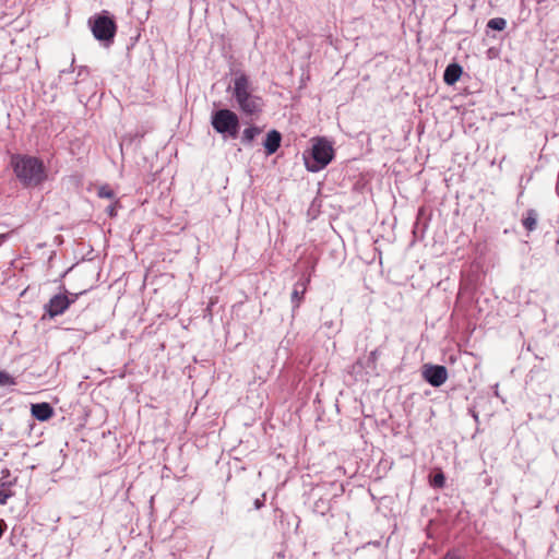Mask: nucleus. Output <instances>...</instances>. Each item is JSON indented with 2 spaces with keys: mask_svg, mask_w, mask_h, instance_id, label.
<instances>
[{
  "mask_svg": "<svg viewBox=\"0 0 559 559\" xmlns=\"http://www.w3.org/2000/svg\"><path fill=\"white\" fill-rule=\"evenodd\" d=\"M262 506H263V502H262V501H260L259 499H257V500L254 501V507H255V509H260Z\"/></svg>",
  "mask_w": 559,
  "mask_h": 559,
  "instance_id": "24",
  "label": "nucleus"
},
{
  "mask_svg": "<svg viewBox=\"0 0 559 559\" xmlns=\"http://www.w3.org/2000/svg\"><path fill=\"white\" fill-rule=\"evenodd\" d=\"M444 481H445V479H444L443 474H442V473H439V474H436V475L433 476L432 485H433L435 487L441 488V487H443Z\"/></svg>",
  "mask_w": 559,
  "mask_h": 559,
  "instance_id": "19",
  "label": "nucleus"
},
{
  "mask_svg": "<svg viewBox=\"0 0 559 559\" xmlns=\"http://www.w3.org/2000/svg\"><path fill=\"white\" fill-rule=\"evenodd\" d=\"M88 26L94 37L103 43H112L117 32V25L108 11H103L88 19Z\"/></svg>",
  "mask_w": 559,
  "mask_h": 559,
  "instance_id": "3",
  "label": "nucleus"
},
{
  "mask_svg": "<svg viewBox=\"0 0 559 559\" xmlns=\"http://www.w3.org/2000/svg\"><path fill=\"white\" fill-rule=\"evenodd\" d=\"M260 133H261L260 128H258L255 126L248 127L242 132L241 141L245 144H250L255 139V136L259 135Z\"/></svg>",
  "mask_w": 559,
  "mask_h": 559,
  "instance_id": "13",
  "label": "nucleus"
},
{
  "mask_svg": "<svg viewBox=\"0 0 559 559\" xmlns=\"http://www.w3.org/2000/svg\"><path fill=\"white\" fill-rule=\"evenodd\" d=\"M330 510V503L328 500L319 499L313 504V511L318 514L324 515Z\"/></svg>",
  "mask_w": 559,
  "mask_h": 559,
  "instance_id": "15",
  "label": "nucleus"
},
{
  "mask_svg": "<svg viewBox=\"0 0 559 559\" xmlns=\"http://www.w3.org/2000/svg\"><path fill=\"white\" fill-rule=\"evenodd\" d=\"M11 166L16 178L25 187H37L47 179L43 160L35 156L15 154L11 157Z\"/></svg>",
  "mask_w": 559,
  "mask_h": 559,
  "instance_id": "1",
  "label": "nucleus"
},
{
  "mask_svg": "<svg viewBox=\"0 0 559 559\" xmlns=\"http://www.w3.org/2000/svg\"><path fill=\"white\" fill-rule=\"evenodd\" d=\"M82 293L80 294H74V293H70V294H67L68 295V300H73V304L76 301L78 297L81 295Z\"/></svg>",
  "mask_w": 559,
  "mask_h": 559,
  "instance_id": "22",
  "label": "nucleus"
},
{
  "mask_svg": "<svg viewBox=\"0 0 559 559\" xmlns=\"http://www.w3.org/2000/svg\"><path fill=\"white\" fill-rule=\"evenodd\" d=\"M442 559H464L460 549H450L445 552Z\"/></svg>",
  "mask_w": 559,
  "mask_h": 559,
  "instance_id": "17",
  "label": "nucleus"
},
{
  "mask_svg": "<svg viewBox=\"0 0 559 559\" xmlns=\"http://www.w3.org/2000/svg\"><path fill=\"white\" fill-rule=\"evenodd\" d=\"M11 495L4 490H0V506L4 504Z\"/></svg>",
  "mask_w": 559,
  "mask_h": 559,
  "instance_id": "21",
  "label": "nucleus"
},
{
  "mask_svg": "<svg viewBox=\"0 0 559 559\" xmlns=\"http://www.w3.org/2000/svg\"><path fill=\"white\" fill-rule=\"evenodd\" d=\"M98 195L100 198L112 199L114 198V192H112V190L110 188L104 186V187L99 188Z\"/></svg>",
  "mask_w": 559,
  "mask_h": 559,
  "instance_id": "18",
  "label": "nucleus"
},
{
  "mask_svg": "<svg viewBox=\"0 0 559 559\" xmlns=\"http://www.w3.org/2000/svg\"><path fill=\"white\" fill-rule=\"evenodd\" d=\"M379 357V350L378 349H374L372 352H370L369 354V357H368V360L371 362V364H376L377 359Z\"/></svg>",
  "mask_w": 559,
  "mask_h": 559,
  "instance_id": "20",
  "label": "nucleus"
},
{
  "mask_svg": "<svg viewBox=\"0 0 559 559\" xmlns=\"http://www.w3.org/2000/svg\"><path fill=\"white\" fill-rule=\"evenodd\" d=\"M495 394L498 396V384H496V391Z\"/></svg>",
  "mask_w": 559,
  "mask_h": 559,
  "instance_id": "25",
  "label": "nucleus"
},
{
  "mask_svg": "<svg viewBox=\"0 0 559 559\" xmlns=\"http://www.w3.org/2000/svg\"><path fill=\"white\" fill-rule=\"evenodd\" d=\"M557 192L559 193V186L556 187Z\"/></svg>",
  "mask_w": 559,
  "mask_h": 559,
  "instance_id": "26",
  "label": "nucleus"
},
{
  "mask_svg": "<svg viewBox=\"0 0 559 559\" xmlns=\"http://www.w3.org/2000/svg\"><path fill=\"white\" fill-rule=\"evenodd\" d=\"M462 74V67L457 63L449 64L443 73V80L448 85L455 84Z\"/></svg>",
  "mask_w": 559,
  "mask_h": 559,
  "instance_id": "11",
  "label": "nucleus"
},
{
  "mask_svg": "<svg viewBox=\"0 0 559 559\" xmlns=\"http://www.w3.org/2000/svg\"><path fill=\"white\" fill-rule=\"evenodd\" d=\"M7 528V524L3 520L0 519V538L2 537L4 531Z\"/></svg>",
  "mask_w": 559,
  "mask_h": 559,
  "instance_id": "23",
  "label": "nucleus"
},
{
  "mask_svg": "<svg viewBox=\"0 0 559 559\" xmlns=\"http://www.w3.org/2000/svg\"><path fill=\"white\" fill-rule=\"evenodd\" d=\"M333 147L326 140H318L312 146V158L314 165H308L310 171H319L324 168L333 158Z\"/></svg>",
  "mask_w": 559,
  "mask_h": 559,
  "instance_id": "5",
  "label": "nucleus"
},
{
  "mask_svg": "<svg viewBox=\"0 0 559 559\" xmlns=\"http://www.w3.org/2000/svg\"><path fill=\"white\" fill-rule=\"evenodd\" d=\"M31 412L40 421L48 420L53 415V409L48 403L32 404Z\"/></svg>",
  "mask_w": 559,
  "mask_h": 559,
  "instance_id": "10",
  "label": "nucleus"
},
{
  "mask_svg": "<svg viewBox=\"0 0 559 559\" xmlns=\"http://www.w3.org/2000/svg\"><path fill=\"white\" fill-rule=\"evenodd\" d=\"M231 95L242 114L258 116L262 112L264 100L261 96L253 93L252 83L243 72L236 74Z\"/></svg>",
  "mask_w": 559,
  "mask_h": 559,
  "instance_id": "2",
  "label": "nucleus"
},
{
  "mask_svg": "<svg viewBox=\"0 0 559 559\" xmlns=\"http://www.w3.org/2000/svg\"><path fill=\"white\" fill-rule=\"evenodd\" d=\"M211 123L213 129L221 134L236 139L239 131V118L230 109H218L213 112Z\"/></svg>",
  "mask_w": 559,
  "mask_h": 559,
  "instance_id": "4",
  "label": "nucleus"
},
{
  "mask_svg": "<svg viewBox=\"0 0 559 559\" xmlns=\"http://www.w3.org/2000/svg\"><path fill=\"white\" fill-rule=\"evenodd\" d=\"M537 212L533 209H530L526 211L525 216L522 219V225L527 231H533L537 227Z\"/></svg>",
  "mask_w": 559,
  "mask_h": 559,
  "instance_id": "12",
  "label": "nucleus"
},
{
  "mask_svg": "<svg viewBox=\"0 0 559 559\" xmlns=\"http://www.w3.org/2000/svg\"><path fill=\"white\" fill-rule=\"evenodd\" d=\"M423 378L430 385L441 386L448 379V370L441 365H425L423 369Z\"/></svg>",
  "mask_w": 559,
  "mask_h": 559,
  "instance_id": "7",
  "label": "nucleus"
},
{
  "mask_svg": "<svg viewBox=\"0 0 559 559\" xmlns=\"http://www.w3.org/2000/svg\"><path fill=\"white\" fill-rule=\"evenodd\" d=\"M309 282H310V275L301 278L300 281H298L295 284L293 293H292V302L294 305V308L299 307V304H300L301 299L304 298V295L307 290V285L309 284Z\"/></svg>",
  "mask_w": 559,
  "mask_h": 559,
  "instance_id": "9",
  "label": "nucleus"
},
{
  "mask_svg": "<svg viewBox=\"0 0 559 559\" xmlns=\"http://www.w3.org/2000/svg\"><path fill=\"white\" fill-rule=\"evenodd\" d=\"M506 26L507 21L503 17H493L487 23V27L493 31H503Z\"/></svg>",
  "mask_w": 559,
  "mask_h": 559,
  "instance_id": "14",
  "label": "nucleus"
},
{
  "mask_svg": "<svg viewBox=\"0 0 559 559\" xmlns=\"http://www.w3.org/2000/svg\"><path fill=\"white\" fill-rule=\"evenodd\" d=\"M282 134L276 130H271L263 142L266 155L274 154L281 146Z\"/></svg>",
  "mask_w": 559,
  "mask_h": 559,
  "instance_id": "8",
  "label": "nucleus"
},
{
  "mask_svg": "<svg viewBox=\"0 0 559 559\" xmlns=\"http://www.w3.org/2000/svg\"><path fill=\"white\" fill-rule=\"evenodd\" d=\"M15 379L7 371H0V386L14 385Z\"/></svg>",
  "mask_w": 559,
  "mask_h": 559,
  "instance_id": "16",
  "label": "nucleus"
},
{
  "mask_svg": "<svg viewBox=\"0 0 559 559\" xmlns=\"http://www.w3.org/2000/svg\"><path fill=\"white\" fill-rule=\"evenodd\" d=\"M72 304L73 300H68L67 293L57 294L49 299L44 309L50 318H55L63 314Z\"/></svg>",
  "mask_w": 559,
  "mask_h": 559,
  "instance_id": "6",
  "label": "nucleus"
}]
</instances>
